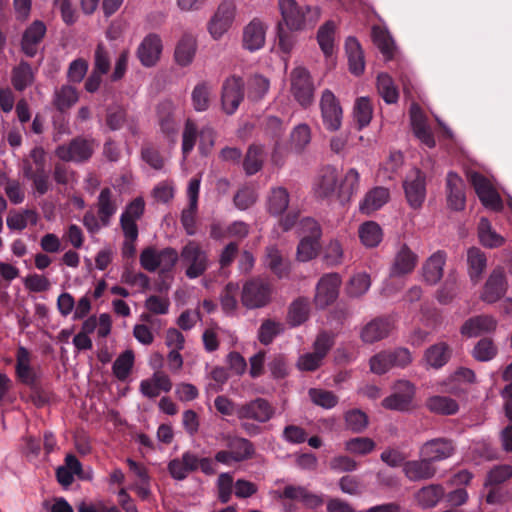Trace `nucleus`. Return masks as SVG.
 Here are the masks:
<instances>
[{
    "label": "nucleus",
    "mask_w": 512,
    "mask_h": 512,
    "mask_svg": "<svg viewBox=\"0 0 512 512\" xmlns=\"http://www.w3.org/2000/svg\"><path fill=\"white\" fill-rule=\"evenodd\" d=\"M47 32L45 23L34 20L23 32L21 38V50L27 57H34L38 52V46Z\"/></svg>",
    "instance_id": "nucleus-16"
},
{
    "label": "nucleus",
    "mask_w": 512,
    "mask_h": 512,
    "mask_svg": "<svg viewBox=\"0 0 512 512\" xmlns=\"http://www.w3.org/2000/svg\"><path fill=\"white\" fill-rule=\"evenodd\" d=\"M436 467L426 458L409 460L404 463L403 473L410 481L429 480L435 476Z\"/></svg>",
    "instance_id": "nucleus-20"
},
{
    "label": "nucleus",
    "mask_w": 512,
    "mask_h": 512,
    "mask_svg": "<svg viewBox=\"0 0 512 512\" xmlns=\"http://www.w3.org/2000/svg\"><path fill=\"white\" fill-rule=\"evenodd\" d=\"M345 50L348 57L349 70L359 76L364 72L365 62L361 46L356 38L349 37L345 42Z\"/></svg>",
    "instance_id": "nucleus-33"
},
{
    "label": "nucleus",
    "mask_w": 512,
    "mask_h": 512,
    "mask_svg": "<svg viewBox=\"0 0 512 512\" xmlns=\"http://www.w3.org/2000/svg\"><path fill=\"white\" fill-rule=\"evenodd\" d=\"M338 174L337 170L333 166L324 167L319 176V180L316 184L315 193L320 198L332 197L338 188Z\"/></svg>",
    "instance_id": "nucleus-28"
},
{
    "label": "nucleus",
    "mask_w": 512,
    "mask_h": 512,
    "mask_svg": "<svg viewBox=\"0 0 512 512\" xmlns=\"http://www.w3.org/2000/svg\"><path fill=\"white\" fill-rule=\"evenodd\" d=\"M334 32L335 24L332 21H327L318 30L317 40L321 50L326 56H330L333 53Z\"/></svg>",
    "instance_id": "nucleus-53"
},
{
    "label": "nucleus",
    "mask_w": 512,
    "mask_h": 512,
    "mask_svg": "<svg viewBox=\"0 0 512 512\" xmlns=\"http://www.w3.org/2000/svg\"><path fill=\"white\" fill-rule=\"evenodd\" d=\"M174 104L171 100H164L157 107L158 122L161 131L168 137L177 133V123L174 119Z\"/></svg>",
    "instance_id": "nucleus-32"
},
{
    "label": "nucleus",
    "mask_w": 512,
    "mask_h": 512,
    "mask_svg": "<svg viewBox=\"0 0 512 512\" xmlns=\"http://www.w3.org/2000/svg\"><path fill=\"white\" fill-rule=\"evenodd\" d=\"M512 477V466L511 465H497L493 467L486 475L484 481V487L489 485H499L505 483Z\"/></svg>",
    "instance_id": "nucleus-58"
},
{
    "label": "nucleus",
    "mask_w": 512,
    "mask_h": 512,
    "mask_svg": "<svg viewBox=\"0 0 512 512\" xmlns=\"http://www.w3.org/2000/svg\"><path fill=\"white\" fill-rule=\"evenodd\" d=\"M196 49V39L190 34H184L175 47V62L181 67L189 66L193 62Z\"/></svg>",
    "instance_id": "nucleus-30"
},
{
    "label": "nucleus",
    "mask_w": 512,
    "mask_h": 512,
    "mask_svg": "<svg viewBox=\"0 0 512 512\" xmlns=\"http://www.w3.org/2000/svg\"><path fill=\"white\" fill-rule=\"evenodd\" d=\"M264 163V148L262 145L251 144L243 159V169L248 176L259 172Z\"/></svg>",
    "instance_id": "nucleus-36"
},
{
    "label": "nucleus",
    "mask_w": 512,
    "mask_h": 512,
    "mask_svg": "<svg viewBox=\"0 0 512 512\" xmlns=\"http://www.w3.org/2000/svg\"><path fill=\"white\" fill-rule=\"evenodd\" d=\"M284 331V326L281 322L265 319L261 323L257 338L263 345H269L273 342L274 338L280 335Z\"/></svg>",
    "instance_id": "nucleus-51"
},
{
    "label": "nucleus",
    "mask_w": 512,
    "mask_h": 512,
    "mask_svg": "<svg viewBox=\"0 0 512 512\" xmlns=\"http://www.w3.org/2000/svg\"><path fill=\"white\" fill-rule=\"evenodd\" d=\"M361 243L367 248L377 247L383 239V230L374 221H367L360 225L358 230Z\"/></svg>",
    "instance_id": "nucleus-37"
},
{
    "label": "nucleus",
    "mask_w": 512,
    "mask_h": 512,
    "mask_svg": "<svg viewBox=\"0 0 512 512\" xmlns=\"http://www.w3.org/2000/svg\"><path fill=\"white\" fill-rule=\"evenodd\" d=\"M224 445L235 456V462H243L251 459L255 454L253 443L243 437L225 434L222 436Z\"/></svg>",
    "instance_id": "nucleus-24"
},
{
    "label": "nucleus",
    "mask_w": 512,
    "mask_h": 512,
    "mask_svg": "<svg viewBox=\"0 0 512 512\" xmlns=\"http://www.w3.org/2000/svg\"><path fill=\"white\" fill-rule=\"evenodd\" d=\"M282 22L277 25L278 45L282 52L290 53L295 37L293 31L304 29L306 26H313L320 17L318 7L299 5L295 0H279Z\"/></svg>",
    "instance_id": "nucleus-1"
},
{
    "label": "nucleus",
    "mask_w": 512,
    "mask_h": 512,
    "mask_svg": "<svg viewBox=\"0 0 512 512\" xmlns=\"http://www.w3.org/2000/svg\"><path fill=\"white\" fill-rule=\"evenodd\" d=\"M127 120L125 108L117 103L107 106L105 111V125L109 131H118L123 128Z\"/></svg>",
    "instance_id": "nucleus-45"
},
{
    "label": "nucleus",
    "mask_w": 512,
    "mask_h": 512,
    "mask_svg": "<svg viewBox=\"0 0 512 512\" xmlns=\"http://www.w3.org/2000/svg\"><path fill=\"white\" fill-rule=\"evenodd\" d=\"M320 110L325 129L331 132L339 130L342 124L343 111L339 100L329 89L322 92Z\"/></svg>",
    "instance_id": "nucleus-8"
},
{
    "label": "nucleus",
    "mask_w": 512,
    "mask_h": 512,
    "mask_svg": "<svg viewBox=\"0 0 512 512\" xmlns=\"http://www.w3.org/2000/svg\"><path fill=\"white\" fill-rule=\"evenodd\" d=\"M212 87L206 81L198 83L191 94L192 105L198 112L206 111L210 106Z\"/></svg>",
    "instance_id": "nucleus-50"
},
{
    "label": "nucleus",
    "mask_w": 512,
    "mask_h": 512,
    "mask_svg": "<svg viewBox=\"0 0 512 512\" xmlns=\"http://www.w3.org/2000/svg\"><path fill=\"white\" fill-rule=\"evenodd\" d=\"M341 277L338 273L323 275L317 283L314 302L317 308L324 309L333 304L339 294Z\"/></svg>",
    "instance_id": "nucleus-11"
},
{
    "label": "nucleus",
    "mask_w": 512,
    "mask_h": 512,
    "mask_svg": "<svg viewBox=\"0 0 512 512\" xmlns=\"http://www.w3.org/2000/svg\"><path fill=\"white\" fill-rule=\"evenodd\" d=\"M271 283L256 277L245 282L241 293V302L247 309H259L267 306L272 298Z\"/></svg>",
    "instance_id": "nucleus-2"
},
{
    "label": "nucleus",
    "mask_w": 512,
    "mask_h": 512,
    "mask_svg": "<svg viewBox=\"0 0 512 512\" xmlns=\"http://www.w3.org/2000/svg\"><path fill=\"white\" fill-rule=\"evenodd\" d=\"M372 36L375 45L384 55L387 60L393 58L395 45L394 41L387 30L374 26L372 29Z\"/></svg>",
    "instance_id": "nucleus-49"
},
{
    "label": "nucleus",
    "mask_w": 512,
    "mask_h": 512,
    "mask_svg": "<svg viewBox=\"0 0 512 512\" xmlns=\"http://www.w3.org/2000/svg\"><path fill=\"white\" fill-rule=\"evenodd\" d=\"M506 286L507 283L503 270L501 268L494 269L484 286L482 300L487 303L496 302L505 294Z\"/></svg>",
    "instance_id": "nucleus-23"
},
{
    "label": "nucleus",
    "mask_w": 512,
    "mask_h": 512,
    "mask_svg": "<svg viewBox=\"0 0 512 512\" xmlns=\"http://www.w3.org/2000/svg\"><path fill=\"white\" fill-rule=\"evenodd\" d=\"M426 407L429 411L440 415H453L459 409L458 403L454 399L440 395L429 397L426 400Z\"/></svg>",
    "instance_id": "nucleus-39"
},
{
    "label": "nucleus",
    "mask_w": 512,
    "mask_h": 512,
    "mask_svg": "<svg viewBox=\"0 0 512 512\" xmlns=\"http://www.w3.org/2000/svg\"><path fill=\"white\" fill-rule=\"evenodd\" d=\"M408 204L413 209L422 206L426 198V177L419 169L413 170L403 183Z\"/></svg>",
    "instance_id": "nucleus-14"
},
{
    "label": "nucleus",
    "mask_w": 512,
    "mask_h": 512,
    "mask_svg": "<svg viewBox=\"0 0 512 512\" xmlns=\"http://www.w3.org/2000/svg\"><path fill=\"white\" fill-rule=\"evenodd\" d=\"M275 408L265 398L258 397L242 405L237 409V418L240 420L251 419L258 423H266L274 417Z\"/></svg>",
    "instance_id": "nucleus-12"
},
{
    "label": "nucleus",
    "mask_w": 512,
    "mask_h": 512,
    "mask_svg": "<svg viewBox=\"0 0 512 512\" xmlns=\"http://www.w3.org/2000/svg\"><path fill=\"white\" fill-rule=\"evenodd\" d=\"M497 355V347L490 338H482L474 346L472 356L481 362L492 360Z\"/></svg>",
    "instance_id": "nucleus-56"
},
{
    "label": "nucleus",
    "mask_w": 512,
    "mask_h": 512,
    "mask_svg": "<svg viewBox=\"0 0 512 512\" xmlns=\"http://www.w3.org/2000/svg\"><path fill=\"white\" fill-rule=\"evenodd\" d=\"M116 211L117 205L111 189L107 187L102 189L98 196V217L103 226L109 225L110 219Z\"/></svg>",
    "instance_id": "nucleus-38"
},
{
    "label": "nucleus",
    "mask_w": 512,
    "mask_h": 512,
    "mask_svg": "<svg viewBox=\"0 0 512 512\" xmlns=\"http://www.w3.org/2000/svg\"><path fill=\"white\" fill-rule=\"evenodd\" d=\"M309 312V300L307 298L300 297L290 304L287 315V321L291 326L297 327L303 324L308 319Z\"/></svg>",
    "instance_id": "nucleus-42"
},
{
    "label": "nucleus",
    "mask_w": 512,
    "mask_h": 512,
    "mask_svg": "<svg viewBox=\"0 0 512 512\" xmlns=\"http://www.w3.org/2000/svg\"><path fill=\"white\" fill-rule=\"evenodd\" d=\"M412 362V356L407 348L382 351L370 359V369L373 373L382 375L392 367L404 368Z\"/></svg>",
    "instance_id": "nucleus-5"
},
{
    "label": "nucleus",
    "mask_w": 512,
    "mask_h": 512,
    "mask_svg": "<svg viewBox=\"0 0 512 512\" xmlns=\"http://www.w3.org/2000/svg\"><path fill=\"white\" fill-rule=\"evenodd\" d=\"M391 323L386 318H375L367 323L361 331V339L365 343H374L387 337Z\"/></svg>",
    "instance_id": "nucleus-29"
},
{
    "label": "nucleus",
    "mask_w": 512,
    "mask_h": 512,
    "mask_svg": "<svg viewBox=\"0 0 512 512\" xmlns=\"http://www.w3.org/2000/svg\"><path fill=\"white\" fill-rule=\"evenodd\" d=\"M377 89L386 103L392 104L397 102L399 94L389 75L384 73L378 75Z\"/></svg>",
    "instance_id": "nucleus-55"
},
{
    "label": "nucleus",
    "mask_w": 512,
    "mask_h": 512,
    "mask_svg": "<svg viewBox=\"0 0 512 512\" xmlns=\"http://www.w3.org/2000/svg\"><path fill=\"white\" fill-rule=\"evenodd\" d=\"M178 253L172 247H166L159 250V275L163 276L165 273L171 272L177 261Z\"/></svg>",
    "instance_id": "nucleus-63"
},
{
    "label": "nucleus",
    "mask_w": 512,
    "mask_h": 512,
    "mask_svg": "<svg viewBox=\"0 0 512 512\" xmlns=\"http://www.w3.org/2000/svg\"><path fill=\"white\" fill-rule=\"evenodd\" d=\"M266 27L259 19H253L244 27L242 43L243 47L255 52L261 49L265 44Z\"/></svg>",
    "instance_id": "nucleus-19"
},
{
    "label": "nucleus",
    "mask_w": 512,
    "mask_h": 512,
    "mask_svg": "<svg viewBox=\"0 0 512 512\" xmlns=\"http://www.w3.org/2000/svg\"><path fill=\"white\" fill-rule=\"evenodd\" d=\"M497 321L489 315H478L469 318L461 327V334L466 337H477L496 329Z\"/></svg>",
    "instance_id": "nucleus-22"
},
{
    "label": "nucleus",
    "mask_w": 512,
    "mask_h": 512,
    "mask_svg": "<svg viewBox=\"0 0 512 512\" xmlns=\"http://www.w3.org/2000/svg\"><path fill=\"white\" fill-rule=\"evenodd\" d=\"M445 489L440 484H430L422 487L416 494L417 503L424 509L435 507L444 497Z\"/></svg>",
    "instance_id": "nucleus-35"
},
{
    "label": "nucleus",
    "mask_w": 512,
    "mask_h": 512,
    "mask_svg": "<svg viewBox=\"0 0 512 512\" xmlns=\"http://www.w3.org/2000/svg\"><path fill=\"white\" fill-rule=\"evenodd\" d=\"M236 15V5L232 0L221 2L209 21L208 30L214 39H220L232 26Z\"/></svg>",
    "instance_id": "nucleus-10"
},
{
    "label": "nucleus",
    "mask_w": 512,
    "mask_h": 512,
    "mask_svg": "<svg viewBox=\"0 0 512 512\" xmlns=\"http://www.w3.org/2000/svg\"><path fill=\"white\" fill-rule=\"evenodd\" d=\"M389 190L384 187H375L366 193L364 199L359 204L362 214L370 215L380 209L389 200Z\"/></svg>",
    "instance_id": "nucleus-31"
},
{
    "label": "nucleus",
    "mask_w": 512,
    "mask_h": 512,
    "mask_svg": "<svg viewBox=\"0 0 512 512\" xmlns=\"http://www.w3.org/2000/svg\"><path fill=\"white\" fill-rule=\"evenodd\" d=\"M375 442L368 437L352 438L345 443V450L352 454L367 455L375 448Z\"/></svg>",
    "instance_id": "nucleus-61"
},
{
    "label": "nucleus",
    "mask_w": 512,
    "mask_h": 512,
    "mask_svg": "<svg viewBox=\"0 0 512 512\" xmlns=\"http://www.w3.org/2000/svg\"><path fill=\"white\" fill-rule=\"evenodd\" d=\"M141 267L148 272H155L159 268V250L154 246L145 247L139 256Z\"/></svg>",
    "instance_id": "nucleus-64"
},
{
    "label": "nucleus",
    "mask_w": 512,
    "mask_h": 512,
    "mask_svg": "<svg viewBox=\"0 0 512 512\" xmlns=\"http://www.w3.org/2000/svg\"><path fill=\"white\" fill-rule=\"evenodd\" d=\"M314 84L309 71L298 66L290 73V91L297 103L303 108L309 107L314 101Z\"/></svg>",
    "instance_id": "nucleus-4"
},
{
    "label": "nucleus",
    "mask_w": 512,
    "mask_h": 512,
    "mask_svg": "<svg viewBox=\"0 0 512 512\" xmlns=\"http://www.w3.org/2000/svg\"><path fill=\"white\" fill-rule=\"evenodd\" d=\"M301 227L309 235L304 236L297 247V258L299 261L307 262L318 255L320 250L319 239L321 237V228L312 218H305L301 221Z\"/></svg>",
    "instance_id": "nucleus-7"
},
{
    "label": "nucleus",
    "mask_w": 512,
    "mask_h": 512,
    "mask_svg": "<svg viewBox=\"0 0 512 512\" xmlns=\"http://www.w3.org/2000/svg\"><path fill=\"white\" fill-rule=\"evenodd\" d=\"M162 40L155 33L148 34L137 48V57L145 67L154 66L160 59L162 52Z\"/></svg>",
    "instance_id": "nucleus-17"
},
{
    "label": "nucleus",
    "mask_w": 512,
    "mask_h": 512,
    "mask_svg": "<svg viewBox=\"0 0 512 512\" xmlns=\"http://www.w3.org/2000/svg\"><path fill=\"white\" fill-rule=\"evenodd\" d=\"M446 253L438 250L433 253L423 266V277L430 285H435L443 276V267L446 262Z\"/></svg>",
    "instance_id": "nucleus-27"
},
{
    "label": "nucleus",
    "mask_w": 512,
    "mask_h": 512,
    "mask_svg": "<svg viewBox=\"0 0 512 512\" xmlns=\"http://www.w3.org/2000/svg\"><path fill=\"white\" fill-rule=\"evenodd\" d=\"M77 101L78 92L72 86L64 85L55 92L54 105L61 112L69 109Z\"/></svg>",
    "instance_id": "nucleus-52"
},
{
    "label": "nucleus",
    "mask_w": 512,
    "mask_h": 512,
    "mask_svg": "<svg viewBox=\"0 0 512 512\" xmlns=\"http://www.w3.org/2000/svg\"><path fill=\"white\" fill-rule=\"evenodd\" d=\"M270 87L269 80L260 74H254L247 80V96L252 101L264 98Z\"/></svg>",
    "instance_id": "nucleus-46"
},
{
    "label": "nucleus",
    "mask_w": 512,
    "mask_h": 512,
    "mask_svg": "<svg viewBox=\"0 0 512 512\" xmlns=\"http://www.w3.org/2000/svg\"><path fill=\"white\" fill-rule=\"evenodd\" d=\"M266 264L279 278L286 277L289 274V263L282 257L276 247L267 248Z\"/></svg>",
    "instance_id": "nucleus-47"
},
{
    "label": "nucleus",
    "mask_w": 512,
    "mask_h": 512,
    "mask_svg": "<svg viewBox=\"0 0 512 512\" xmlns=\"http://www.w3.org/2000/svg\"><path fill=\"white\" fill-rule=\"evenodd\" d=\"M244 99V81L240 76L227 78L222 85L221 102L223 110L231 115Z\"/></svg>",
    "instance_id": "nucleus-13"
},
{
    "label": "nucleus",
    "mask_w": 512,
    "mask_h": 512,
    "mask_svg": "<svg viewBox=\"0 0 512 512\" xmlns=\"http://www.w3.org/2000/svg\"><path fill=\"white\" fill-rule=\"evenodd\" d=\"M451 356V347L445 342H439L425 350L423 361L430 368L440 369L449 362Z\"/></svg>",
    "instance_id": "nucleus-26"
},
{
    "label": "nucleus",
    "mask_w": 512,
    "mask_h": 512,
    "mask_svg": "<svg viewBox=\"0 0 512 512\" xmlns=\"http://www.w3.org/2000/svg\"><path fill=\"white\" fill-rule=\"evenodd\" d=\"M353 114L359 129L367 126L372 118V105L370 100L366 97L358 98L354 106Z\"/></svg>",
    "instance_id": "nucleus-57"
},
{
    "label": "nucleus",
    "mask_w": 512,
    "mask_h": 512,
    "mask_svg": "<svg viewBox=\"0 0 512 512\" xmlns=\"http://www.w3.org/2000/svg\"><path fill=\"white\" fill-rule=\"evenodd\" d=\"M418 256L406 245L403 244L394 258L390 269V276L399 277L410 274L416 267Z\"/></svg>",
    "instance_id": "nucleus-21"
},
{
    "label": "nucleus",
    "mask_w": 512,
    "mask_h": 512,
    "mask_svg": "<svg viewBox=\"0 0 512 512\" xmlns=\"http://www.w3.org/2000/svg\"><path fill=\"white\" fill-rule=\"evenodd\" d=\"M181 259L186 266L185 274L195 279L204 274L208 268V255L196 241H189L181 251Z\"/></svg>",
    "instance_id": "nucleus-6"
},
{
    "label": "nucleus",
    "mask_w": 512,
    "mask_h": 512,
    "mask_svg": "<svg viewBox=\"0 0 512 512\" xmlns=\"http://www.w3.org/2000/svg\"><path fill=\"white\" fill-rule=\"evenodd\" d=\"M465 184L463 179L455 172H449L446 178L447 203L455 211L465 208Z\"/></svg>",
    "instance_id": "nucleus-18"
},
{
    "label": "nucleus",
    "mask_w": 512,
    "mask_h": 512,
    "mask_svg": "<svg viewBox=\"0 0 512 512\" xmlns=\"http://www.w3.org/2000/svg\"><path fill=\"white\" fill-rule=\"evenodd\" d=\"M454 452V443L447 438H435L426 441L419 451L420 456L426 457L432 464L451 457Z\"/></svg>",
    "instance_id": "nucleus-15"
},
{
    "label": "nucleus",
    "mask_w": 512,
    "mask_h": 512,
    "mask_svg": "<svg viewBox=\"0 0 512 512\" xmlns=\"http://www.w3.org/2000/svg\"><path fill=\"white\" fill-rule=\"evenodd\" d=\"M281 497L298 500L303 503L307 509H315L323 504V498L321 495L310 492L303 486L287 485L283 489Z\"/></svg>",
    "instance_id": "nucleus-25"
},
{
    "label": "nucleus",
    "mask_w": 512,
    "mask_h": 512,
    "mask_svg": "<svg viewBox=\"0 0 512 512\" xmlns=\"http://www.w3.org/2000/svg\"><path fill=\"white\" fill-rule=\"evenodd\" d=\"M360 175L355 168L349 169L338 186V198L348 201L359 189Z\"/></svg>",
    "instance_id": "nucleus-44"
},
{
    "label": "nucleus",
    "mask_w": 512,
    "mask_h": 512,
    "mask_svg": "<svg viewBox=\"0 0 512 512\" xmlns=\"http://www.w3.org/2000/svg\"><path fill=\"white\" fill-rule=\"evenodd\" d=\"M12 85L17 91H24L34 81V74L31 65L22 60L12 70Z\"/></svg>",
    "instance_id": "nucleus-41"
},
{
    "label": "nucleus",
    "mask_w": 512,
    "mask_h": 512,
    "mask_svg": "<svg viewBox=\"0 0 512 512\" xmlns=\"http://www.w3.org/2000/svg\"><path fill=\"white\" fill-rule=\"evenodd\" d=\"M468 178L478 198L486 208L497 212L503 209V202L499 193L484 175L479 172H471Z\"/></svg>",
    "instance_id": "nucleus-9"
},
{
    "label": "nucleus",
    "mask_w": 512,
    "mask_h": 512,
    "mask_svg": "<svg viewBox=\"0 0 512 512\" xmlns=\"http://www.w3.org/2000/svg\"><path fill=\"white\" fill-rule=\"evenodd\" d=\"M309 396L315 405L331 409L338 403V397L332 392L323 389L311 388Z\"/></svg>",
    "instance_id": "nucleus-62"
},
{
    "label": "nucleus",
    "mask_w": 512,
    "mask_h": 512,
    "mask_svg": "<svg viewBox=\"0 0 512 512\" xmlns=\"http://www.w3.org/2000/svg\"><path fill=\"white\" fill-rule=\"evenodd\" d=\"M133 366L134 353L132 350H126L116 358L112 366V371L119 381H125L130 375Z\"/></svg>",
    "instance_id": "nucleus-48"
},
{
    "label": "nucleus",
    "mask_w": 512,
    "mask_h": 512,
    "mask_svg": "<svg viewBox=\"0 0 512 512\" xmlns=\"http://www.w3.org/2000/svg\"><path fill=\"white\" fill-rule=\"evenodd\" d=\"M467 263L469 276L474 283H477L486 268V256L479 248L472 247L467 251Z\"/></svg>",
    "instance_id": "nucleus-40"
},
{
    "label": "nucleus",
    "mask_w": 512,
    "mask_h": 512,
    "mask_svg": "<svg viewBox=\"0 0 512 512\" xmlns=\"http://www.w3.org/2000/svg\"><path fill=\"white\" fill-rule=\"evenodd\" d=\"M238 291L239 286L237 283L229 282L228 284H226L220 295L221 307L224 312L232 313L235 311L238 305Z\"/></svg>",
    "instance_id": "nucleus-59"
},
{
    "label": "nucleus",
    "mask_w": 512,
    "mask_h": 512,
    "mask_svg": "<svg viewBox=\"0 0 512 512\" xmlns=\"http://www.w3.org/2000/svg\"><path fill=\"white\" fill-rule=\"evenodd\" d=\"M371 286V279L367 273H357L351 277L346 291L350 297L358 298L363 296Z\"/></svg>",
    "instance_id": "nucleus-54"
},
{
    "label": "nucleus",
    "mask_w": 512,
    "mask_h": 512,
    "mask_svg": "<svg viewBox=\"0 0 512 512\" xmlns=\"http://www.w3.org/2000/svg\"><path fill=\"white\" fill-rule=\"evenodd\" d=\"M95 146L94 139L77 136L68 144L58 146L55 155L62 161L85 163L92 157Z\"/></svg>",
    "instance_id": "nucleus-3"
},
{
    "label": "nucleus",
    "mask_w": 512,
    "mask_h": 512,
    "mask_svg": "<svg viewBox=\"0 0 512 512\" xmlns=\"http://www.w3.org/2000/svg\"><path fill=\"white\" fill-rule=\"evenodd\" d=\"M289 202L290 195L286 188H271L267 199L268 212L273 216H281L287 210Z\"/></svg>",
    "instance_id": "nucleus-34"
},
{
    "label": "nucleus",
    "mask_w": 512,
    "mask_h": 512,
    "mask_svg": "<svg viewBox=\"0 0 512 512\" xmlns=\"http://www.w3.org/2000/svg\"><path fill=\"white\" fill-rule=\"evenodd\" d=\"M478 236L481 244L488 248H497L504 244V238L492 229L486 218H481L479 221Z\"/></svg>",
    "instance_id": "nucleus-43"
},
{
    "label": "nucleus",
    "mask_w": 512,
    "mask_h": 512,
    "mask_svg": "<svg viewBox=\"0 0 512 512\" xmlns=\"http://www.w3.org/2000/svg\"><path fill=\"white\" fill-rule=\"evenodd\" d=\"M457 277L454 272L447 275L442 287L437 292V300L441 304L450 303L457 294Z\"/></svg>",
    "instance_id": "nucleus-60"
}]
</instances>
